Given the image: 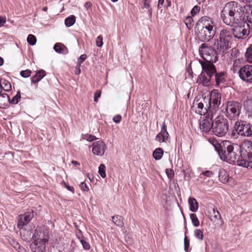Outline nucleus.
Listing matches in <instances>:
<instances>
[{
  "instance_id": "1",
  "label": "nucleus",
  "mask_w": 252,
  "mask_h": 252,
  "mask_svg": "<svg viewBox=\"0 0 252 252\" xmlns=\"http://www.w3.org/2000/svg\"><path fill=\"white\" fill-rule=\"evenodd\" d=\"M243 13L237 2L230 1L225 5L220 13L223 23L233 27L234 37L238 39L246 38L250 33V25L244 20Z\"/></svg>"
},
{
  "instance_id": "2",
  "label": "nucleus",
  "mask_w": 252,
  "mask_h": 252,
  "mask_svg": "<svg viewBox=\"0 0 252 252\" xmlns=\"http://www.w3.org/2000/svg\"><path fill=\"white\" fill-rule=\"evenodd\" d=\"M200 56L204 60H199V62L201 65L202 73L213 74L215 72V66L213 63L218 60V55L223 54L222 51H220L218 47L215 45L213 47L209 43H202L199 48Z\"/></svg>"
},
{
  "instance_id": "3",
  "label": "nucleus",
  "mask_w": 252,
  "mask_h": 252,
  "mask_svg": "<svg viewBox=\"0 0 252 252\" xmlns=\"http://www.w3.org/2000/svg\"><path fill=\"white\" fill-rule=\"evenodd\" d=\"M30 245L32 252H45L46 243L49 240V232L45 226H37L32 236Z\"/></svg>"
},
{
  "instance_id": "4",
  "label": "nucleus",
  "mask_w": 252,
  "mask_h": 252,
  "mask_svg": "<svg viewBox=\"0 0 252 252\" xmlns=\"http://www.w3.org/2000/svg\"><path fill=\"white\" fill-rule=\"evenodd\" d=\"M197 25L201 26L198 36L203 41H209L215 35L216 27L212 19L208 16L202 17Z\"/></svg>"
},
{
  "instance_id": "5",
  "label": "nucleus",
  "mask_w": 252,
  "mask_h": 252,
  "mask_svg": "<svg viewBox=\"0 0 252 252\" xmlns=\"http://www.w3.org/2000/svg\"><path fill=\"white\" fill-rule=\"evenodd\" d=\"M233 37L231 30L223 29L220 32L219 38L215 39V45L218 47L220 51L226 53L230 48V42Z\"/></svg>"
},
{
  "instance_id": "6",
  "label": "nucleus",
  "mask_w": 252,
  "mask_h": 252,
  "mask_svg": "<svg viewBox=\"0 0 252 252\" xmlns=\"http://www.w3.org/2000/svg\"><path fill=\"white\" fill-rule=\"evenodd\" d=\"M236 144H232L230 141L225 140L223 141L220 144V148L223 150V152L225 153V151L227 152L228 157L227 158L225 156H224L223 154L221 153L220 154V158L223 161H225L229 163H232L235 162L236 160H237L238 163H239L240 159L239 156L234 151L235 148V145Z\"/></svg>"
},
{
  "instance_id": "7",
  "label": "nucleus",
  "mask_w": 252,
  "mask_h": 252,
  "mask_svg": "<svg viewBox=\"0 0 252 252\" xmlns=\"http://www.w3.org/2000/svg\"><path fill=\"white\" fill-rule=\"evenodd\" d=\"M212 132L218 136H224L228 130L227 120L222 116H217L213 123Z\"/></svg>"
},
{
  "instance_id": "8",
  "label": "nucleus",
  "mask_w": 252,
  "mask_h": 252,
  "mask_svg": "<svg viewBox=\"0 0 252 252\" xmlns=\"http://www.w3.org/2000/svg\"><path fill=\"white\" fill-rule=\"evenodd\" d=\"M205 100L209 107V111L215 114L220 104L221 95L219 90H212L209 95H205Z\"/></svg>"
},
{
  "instance_id": "9",
  "label": "nucleus",
  "mask_w": 252,
  "mask_h": 252,
  "mask_svg": "<svg viewBox=\"0 0 252 252\" xmlns=\"http://www.w3.org/2000/svg\"><path fill=\"white\" fill-rule=\"evenodd\" d=\"M191 111L200 115H204L209 111V107L205 100V95L197 96L191 106Z\"/></svg>"
},
{
  "instance_id": "10",
  "label": "nucleus",
  "mask_w": 252,
  "mask_h": 252,
  "mask_svg": "<svg viewBox=\"0 0 252 252\" xmlns=\"http://www.w3.org/2000/svg\"><path fill=\"white\" fill-rule=\"evenodd\" d=\"M242 105L236 101H228L225 108V116L230 120H235L239 118Z\"/></svg>"
},
{
  "instance_id": "11",
  "label": "nucleus",
  "mask_w": 252,
  "mask_h": 252,
  "mask_svg": "<svg viewBox=\"0 0 252 252\" xmlns=\"http://www.w3.org/2000/svg\"><path fill=\"white\" fill-rule=\"evenodd\" d=\"M234 130L239 135L245 137L252 135V124L244 121L235 122Z\"/></svg>"
},
{
  "instance_id": "12",
  "label": "nucleus",
  "mask_w": 252,
  "mask_h": 252,
  "mask_svg": "<svg viewBox=\"0 0 252 252\" xmlns=\"http://www.w3.org/2000/svg\"><path fill=\"white\" fill-rule=\"evenodd\" d=\"M235 148L240 150L239 157L247 156L248 160L252 159V142L248 140H245L240 145H236Z\"/></svg>"
},
{
  "instance_id": "13",
  "label": "nucleus",
  "mask_w": 252,
  "mask_h": 252,
  "mask_svg": "<svg viewBox=\"0 0 252 252\" xmlns=\"http://www.w3.org/2000/svg\"><path fill=\"white\" fill-rule=\"evenodd\" d=\"M215 114L213 112L208 111L207 114L204 115L202 120L199 123L200 128L201 130L208 132L211 128H212V124L214 123L212 120Z\"/></svg>"
},
{
  "instance_id": "14",
  "label": "nucleus",
  "mask_w": 252,
  "mask_h": 252,
  "mask_svg": "<svg viewBox=\"0 0 252 252\" xmlns=\"http://www.w3.org/2000/svg\"><path fill=\"white\" fill-rule=\"evenodd\" d=\"M33 217V211L19 215L18 219L17 227L19 229L23 228L25 225L30 222Z\"/></svg>"
},
{
  "instance_id": "15",
  "label": "nucleus",
  "mask_w": 252,
  "mask_h": 252,
  "mask_svg": "<svg viewBox=\"0 0 252 252\" xmlns=\"http://www.w3.org/2000/svg\"><path fill=\"white\" fill-rule=\"evenodd\" d=\"M107 147L102 140L94 142L92 145V152L94 155L102 156L104 155Z\"/></svg>"
},
{
  "instance_id": "16",
  "label": "nucleus",
  "mask_w": 252,
  "mask_h": 252,
  "mask_svg": "<svg viewBox=\"0 0 252 252\" xmlns=\"http://www.w3.org/2000/svg\"><path fill=\"white\" fill-rule=\"evenodd\" d=\"M169 135L167 131L165 123H163L160 132L156 137V140L159 142L167 143L169 142Z\"/></svg>"
},
{
  "instance_id": "17",
  "label": "nucleus",
  "mask_w": 252,
  "mask_h": 252,
  "mask_svg": "<svg viewBox=\"0 0 252 252\" xmlns=\"http://www.w3.org/2000/svg\"><path fill=\"white\" fill-rule=\"evenodd\" d=\"M240 79H246L250 77L252 79V65H245L240 68L238 71Z\"/></svg>"
},
{
  "instance_id": "18",
  "label": "nucleus",
  "mask_w": 252,
  "mask_h": 252,
  "mask_svg": "<svg viewBox=\"0 0 252 252\" xmlns=\"http://www.w3.org/2000/svg\"><path fill=\"white\" fill-rule=\"evenodd\" d=\"M210 219L218 226H221L223 224V220L220 212L215 208L213 209V214L210 216Z\"/></svg>"
},
{
  "instance_id": "19",
  "label": "nucleus",
  "mask_w": 252,
  "mask_h": 252,
  "mask_svg": "<svg viewBox=\"0 0 252 252\" xmlns=\"http://www.w3.org/2000/svg\"><path fill=\"white\" fill-rule=\"evenodd\" d=\"M20 236L21 238L25 241L29 242L32 238V229L31 228H22L20 229Z\"/></svg>"
},
{
  "instance_id": "20",
  "label": "nucleus",
  "mask_w": 252,
  "mask_h": 252,
  "mask_svg": "<svg viewBox=\"0 0 252 252\" xmlns=\"http://www.w3.org/2000/svg\"><path fill=\"white\" fill-rule=\"evenodd\" d=\"M246 10L245 14H243L244 20L245 19V22L248 24H252V6L247 5L244 6Z\"/></svg>"
},
{
  "instance_id": "21",
  "label": "nucleus",
  "mask_w": 252,
  "mask_h": 252,
  "mask_svg": "<svg viewBox=\"0 0 252 252\" xmlns=\"http://www.w3.org/2000/svg\"><path fill=\"white\" fill-rule=\"evenodd\" d=\"M189 210L192 212H196L198 209L199 205L195 198L189 197L188 199Z\"/></svg>"
},
{
  "instance_id": "22",
  "label": "nucleus",
  "mask_w": 252,
  "mask_h": 252,
  "mask_svg": "<svg viewBox=\"0 0 252 252\" xmlns=\"http://www.w3.org/2000/svg\"><path fill=\"white\" fill-rule=\"evenodd\" d=\"M54 49L58 53L66 54L68 53L67 48L62 43H57L55 44Z\"/></svg>"
},
{
  "instance_id": "23",
  "label": "nucleus",
  "mask_w": 252,
  "mask_h": 252,
  "mask_svg": "<svg viewBox=\"0 0 252 252\" xmlns=\"http://www.w3.org/2000/svg\"><path fill=\"white\" fill-rule=\"evenodd\" d=\"M10 102V98L6 93H1L0 94V107L7 106Z\"/></svg>"
},
{
  "instance_id": "24",
  "label": "nucleus",
  "mask_w": 252,
  "mask_h": 252,
  "mask_svg": "<svg viewBox=\"0 0 252 252\" xmlns=\"http://www.w3.org/2000/svg\"><path fill=\"white\" fill-rule=\"evenodd\" d=\"M219 178L220 181L223 183H226L228 182L229 177L227 172L223 169H221L219 171Z\"/></svg>"
},
{
  "instance_id": "25",
  "label": "nucleus",
  "mask_w": 252,
  "mask_h": 252,
  "mask_svg": "<svg viewBox=\"0 0 252 252\" xmlns=\"http://www.w3.org/2000/svg\"><path fill=\"white\" fill-rule=\"evenodd\" d=\"M113 223L117 226L123 228L124 226V223L122 216L119 215H115L112 217Z\"/></svg>"
},
{
  "instance_id": "26",
  "label": "nucleus",
  "mask_w": 252,
  "mask_h": 252,
  "mask_svg": "<svg viewBox=\"0 0 252 252\" xmlns=\"http://www.w3.org/2000/svg\"><path fill=\"white\" fill-rule=\"evenodd\" d=\"M0 86L1 89L6 92L10 91L12 89L11 84L7 80H0Z\"/></svg>"
},
{
  "instance_id": "27",
  "label": "nucleus",
  "mask_w": 252,
  "mask_h": 252,
  "mask_svg": "<svg viewBox=\"0 0 252 252\" xmlns=\"http://www.w3.org/2000/svg\"><path fill=\"white\" fill-rule=\"evenodd\" d=\"M163 150L161 148H156L153 153V157L156 160L160 159L163 155Z\"/></svg>"
},
{
  "instance_id": "28",
  "label": "nucleus",
  "mask_w": 252,
  "mask_h": 252,
  "mask_svg": "<svg viewBox=\"0 0 252 252\" xmlns=\"http://www.w3.org/2000/svg\"><path fill=\"white\" fill-rule=\"evenodd\" d=\"M75 17L74 15H71L66 18L64 20V24L67 27H70L73 25L75 23Z\"/></svg>"
},
{
  "instance_id": "29",
  "label": "nucleus",
  "mask_w": 252,
  "mask_h": 252,
  "mask_svg": "<svg viewBox=\"0 0 252 252\" xmlns=\"http://www.w3.org/2000/svg\"><path fill=\"white\" fill-rule=\"evenodd\" d=\"M207 76H205V79H207V77L211 78L213 76H215V79H220L221 77H223L225 72L224 71H220L219 73H217L216 69L215 68V72L213 74L205 73Z\"/></svg>"
},
{
  "instance_id": "30",
  "label": "nucleus",
  "mask_w": 252,
  "mask_h": 252,
  "mask_svg": "<svg viewBox=\"0 0 252 252\" xmlns=\"http://www.w3.org/2000/svg\"><path fill=\"white\" fill-rule=\"evenodd\" d=\"M245 57L248 63H252V45H251L247 48L245 53Z\"/></svg>"
},
{
  "instance_id": "31",
  "label": "nucleus",
  "mask_w": 252,
  "mask_h": 252,
  "mask_svg": "<svg viewBox=\"0 0 252 252\" xmlns=\"http://www.w3.org/2000/svg\"><path fill=\"white\" fill-rule=\"evenodd\" d=\"M239 166H243L249 169H252V160H242L238 163Z\"/></svg>"
},
{
  "instance_id": "32",
  "label": "nucleus",
  "mask_w": 252,
  "mask_h": 252,
  "mask_svg": "<svg viewBox=\"0 0 252 252\" xmlns=\"http://www.w3.org/2000/svg\"><path fill=\"white\" fill-rule=\"evenodd\" d=\"M185 24L189 29H191L193 27V20L191 16H188L184 20Z\"/></svg>"
},
{
  "instance_id": "33",
  "label": "nucleus",
  "mask_w": 252,
  "mask_h": 252,
  "mask_svg": "<svg viewBox=\"0 0 252 252\" xmlns=\"http://www.w3.org/2000/svg\"><path fill=\"white\" fill-rule=\"evenodd\" d=\"M87 55L85 54L81 55L78 59V63L76 66V69H78V72H76V74H79L80 72V66L81 63L86 59Z\"/></svg>"
},
{
  "instance_id": "34",
  "label": "nucleus",
  "mask_w": 252,
  "mask_h": 252,
  "mask_svg": "<svg viewBox=\"0 0 252 252\" xmlns=\"http://www.w3.org/2000/svg\"><path fill=\"white\" fill-rule=\"evenodd\" d=\"M208 141L214 146L216 151L219 150L221 144H220L216 139L214 138H210Z\"/></svg>"
},
{
  "instance_id": "35",
  "label": "nucleus",
  "mask_w": 252,
  "mask_h": 252,
  "mask_svg": "<svg viewBox=\"0 0 252 252\" xmlns=\"http://www.w3.org/2000/svg\"><path fill=\"white\" fill-rule=\"evenodd\" d=\"M46 71L43 69L38 70L33 76L32 79H42L46 75Z\"/></svg>"
},
{
  "instance_id": "36",
  "label": "nucleus",
  "mask_w": 252,
  "mask_h": 252,
  "mask_svg": "<svg viewBox=\"0 0 252 252\" xmlns=\"http://www.w3.org/2000/svg\"><path fill=\"white\" fill-rule=\"evenodd\" d=\"M106 167L104 164H100L98 167V173L101 176V177L103 178L106 177Z\"/></svg>"
},
{
  "instance_id": "37",
  "label": "nucleus",
  "mask_w": 252,
  "mask_h": 252,
  "mask_svg": "<svg viewBox=\"0 0 252 252\" xmlns=\"http://www.w3.org/2000/svg\"><path fill=\"white\" fill-rule=\"evenodd\" d=\"M190 218L194 226L197 227L199 225V221L195 214H191L190 215Z\"/></svg>"
},
{
  "instance_id": "38",
  "label": "nucleus",
  "mask_w": 252,
  "mask_h": 252,
  "mask_svg": "<svg viewBox=\"0 0 252 252\" xmlns=\"http://www.w3.org/2000/svg\"><path fill=\"white\" fill-rule=\"evenodd\" d=\"M194 235L195 237L200 241H201L203 239V231L200 229H195L194 231Z\"/></svg>"
},
{
  "instance_id": "39",
  "label": "nucleus",
  "mask_w": 252,
  "mask_h": 252,
  "mask_svg": "<svg viewBox=\"0 0 252 252\" xmlns=\"http://www.w3.org/2000/svg\"><path fill=\"white\" fill-rule=\"evenodd\" d=\"M27 42L31 45H34L36 42V38L34 35L29 34L27 37Z\"/></svg>"
},
{
  "instance_id": "40",
  "label": "nucleus",
  "mask_w": 252,
  "mask_h": 252,
  "mask_svg": "<svg viewBox=\"0 0 252 252\" xmlns=\"http://www.w3.org/2000/svg\"><path fill=\"white\" fill-rule=\"evenodd\" d=\"M21 99V94L20 92H18L17 94L13 97L11 100H10V102L13 104H16L18 103Z\"/></svg>"
},
{
  "instance_id": "41",
  "label": "nucleus",
  "mask_w": 252,
  "mask_h": 252,
  "mask_svg": "<svg viewBox=\"0 0 252 252\" xmlns=\"http://www.w3.org/2000/svg\"><path fill=\"white\" fill-rule=\"evenodd\" d=\"M151 2V1L146 0H144V6L145 8L148 9L150 17H151L152 15V9L150 6Z\"/></svg>"
},
{
  "instance_id": "42",
  "label": "nucleus",
  "mask_w": 252,
  "mask_h": 252,
  "mask_svg": "<svg viewBox=\"0 0 252 252\" xmlns=\"http://www.w3.org/2000/svg\"><path fill=\"white\" fill-rule=\"evenodd\" d=\"M83 138L88 141H92L97 139V138L94 135L89 134H86L83 136Z\"/></svg>"
},
{
  "instance_id": "43",
  "label": "nucleus",
  "mask_w": 252,
  "mask_h": 252,
  "mask_svg": "<svg viewBox=\"0 0 252 252\" xmlns=\"http://www.w3.org/2000/svg\"><path fill=\"white\" fill-rule=\"evenodd\" d=\"M80 243H81L83 248L85 250H88L90 248V245L86 241L85 238L81 239V240H80Z\"/></svg>"
},
{
  "instance_id": "44",
  "label": "nucleus",
  "mask_w": 252,
  "mask_h": 252,
  "mask_svg": "<svg viewBox=\"0 0 252 252\" xmlns=\"http://www.w3.org/2000/svg\"><path fill=\"white\" fill-rule=\"evenodd\" d=\"M31 71L29 69L22 70L20 72L21 76L23 78L29 77L31 74Z\"/></svg>"
},
{
  "instance_id": "45",
  "label": "nucleus",
  "mask_w": 252,
  "mask_h": 252,
  "mask_svg": "<svg viewBox=\"0 0 252 252\" xmlns=\"http://www.w3.org/2000/svg\"><path fill=\"white\" fill-rule=\"evenodd\" d=\"M103 38L101 35H99L96 40V46L98 47H101L103 45Z\"/></svg>"
},
{
  "instance_id": "46",
  "label": "nucleus",
  "mask_w": 252,
  "mask_h": 252,
  "mask_svg": "<svg viewBox=\"0 0 252 252\" xmlns=\"http://www.w3.org/2000/svg\"><path fill=\"white\" fill-rule=\"evenodd\" d=\"M200 7L197 5L194 6L191 9L190 13L192 16H194L199 12Z\"/></svg>"
},
{
  "instance_id": "47",
  "label": "nucleus",
  "mask_w": 252,
  "mask_h": 252,
  "mask_svg": "<svg viewBox=\"0 0 252 252\" xmlns=\"http://www.w3.org/2000/svg\"><path fill=\"white\" fill-rule=\"evenodd\" d=\"M191 62H190V63H189V65L188 66V67L187 68V71L189 74V77L190 78H193L194 77V76L193 75L192 68L191 67Z\"/></svg>"
},
{
  "instance_id": "48",
  "label": "nucleus",
  "mask_w": 252,
  "mask_h": 252,
  "mask_svg": "<svg viewBox=\"0 0 252 252\" xmlns=\"http://www.w3.org/2000/svg\"><path fill=\"white\" fill-rule=\"evenodd\" d=\"M189 246V241L188 237L186 236L184 238V249L186 252L188 251Z\"/></svg>"
},
{
  "instance_id": "49",
  "label": "nucleus",
  "mask_w": 252,
  "mask_h": 252,
  "mask_svg": "<svg viewBox=\"0 0 252 252\" xmlns=\"http://www.w3.org/2000/svg\"><path fill=\"white\" fill-rule=\"evenodd\" d=\"M165 173L169 178H171L174 177V172L172 169H166Z\"/></svg>"
},
{
  "instance_id": "50",
  "label": "nucleus",
  "mask_w": 252,
  "mask_h": 252,
  "mask_svg": "<svg viewBox=\"0 0 252 252\" xmlns=\"http://www.w3.org/2000/svg\"><path fill=\"white\" fill-rule=\"evenodd\" d=\"M80 187L81 190L83 191H88L89 190L88 187L87 186V184L84 182L81 183L80 185Z\"/></svg>"
},
{
  "instance_id": "51",
  "label": "nucleus",
  "mask_w": 252,
  "mask_h": 252,
  "mask_svg": "<svg viewBox=\"0 0 252 252\" xmlns=\"http://www.w3.org/2000/svg\"><path fill=\"white\" fill-rule=\"evenodd\" d=\"M101 96V91L100 90H97L95 94H94V101L96 102L98 101V98L100 97Z\"/></svg>"
},
{
  "instance_id": "52",
  "label": "nucleus",
  "mask_w": 252,
  "mask_h": 252,
  "mask_svg": "<svg viewBox=\"0 0 252 252\" xmlns=\"http://www.w3.org/2000/svg\"><path fill=\"white\" fill-rule=\"evenodd\" d=\"M17 246H14V248L17 250L19 252H29L24 248L20 246L19 244H16Z\"/></svg>"
},
{
  "instance_id": "53",
  "label": "nucleus",
  "mask_w": 252,
  "mask_h": 252,
  "mask_svg": "<svg viewBox=\"0 0 252 252\" xmlns=\"http://www.w3.org/2000/svg\"><path fill=\"white\" fill-rule=\"evenodd\" d=\"M122 117L121 115H118L115 116L113 120L115 123H119L121 120Z\"/></svg>"
},
{
  "instance_id": "54",
  "label": "nucleus",
  "mask_w": 252,
  "mask_h": 252,
  "mask_svg": "<svg viewBox=\"0 0 252 252\" xmlns=\"http://www.w3.org/2000/svg\"><path fill=\"white\" fill-rule=\"evenodd\" d=\"M240 63H241V61H240V59L235 60L233 62V66L234 67H239V68H240Z\"/></svg>"
},
{
  "instance_id": "55",
  "label": "nucleus",
  "mask_w": 252,
  "mask_h": 252,
  "mask_svg": "<svg viewBox=\"0 0 252 252\" xmlns=\"http://www.w3.org/2000/svg\"><path fill=\"white\" fill-rule=\"evenodd\" d=\"M202 174L206 177H210L212 176L213 173L211 171L207 170V171L203 172L202 173Z\"/></svg>"
},
{
  "instance_id": "56",
  "label": "nucleus",
  "mask_w": 252,
  "mask_h": 252,
  "mask_svg": "<svg viewBox=\"0 0 252 252\" xmlns=\"http://www.w3.org/2000/svg\"><path fill=\"white\" fill-rule=\"evenodd\" d=\"M217 152H218L220 157V154H221V153L223 154L224 156H225L227 158L228 157V154H227V152L226 151H225V153H224V152H223V150H222V149L220 148L219 150H217Z\"/></svg>"
},
{
  "instance_id": "57",
  "label": "nucleus",
  "mask_w": 252,
  "mask_h": 252,
  "mask_svg": "<svg viewBox=\"0 0 252 252\" xmlns=\"http://www.w3.org/2000/svg\"><path fill=\"white\" fill-rule=\"evenodd\" d=\"M64 187L70 191L72 192H74V189L73 187L70 186L66 184L65 183H64Z\"/></svg>"
},
{
  "instance_id": "58",
  "label": "nucleus",
  "mask_w": 252,
  "mask_h": 252,
  "mask_svg": "<svg viewBox=\"0 0 252 252\" xmlns=\"http://www.w3.org/2000/svg\"><path fill=\"white\" fill-rule=\"evenodd\" d=\"M76 236H77V238H78V239L80 241V240H81V239H84V237L82 235L81 232L80 231V232L79 233H77L76 234Z\"/></svg>"
},
{
  "instance_id": "59",
  "label": "nucleus",
  "mask_w": 252,
  "mask_h": 252,
  "mask_svg": "<svg viewBox=\"0 0 252 252\" xmlns=\"http://www.w3.org/2000/svg\"><path fill=\"white\" fill-rule=\"evenodd\" d=\"M40 80H32L31 85L36 86L37 85L38 82Z\"/></svg>"
},
{
  "instance_id": "60",
  "label": "nucleus",
  "mask_w": 252,
  "mask_h": 252,
  "mask_svg": "<svg viewBox=\"0 0 252 252\" xmlns=\"http://www.w3.org/2000/svg\"><path fill=\"white\" fill-rule=\"evenodd\" d=\"M5 22H6L5 19L2 18L0 17V27H2Z\"/></svg>"
},
{
  "instance_id": "61",
  "label": "nucleus",
  "mask_w": 252,
  "mask_h": 252,
  "mask_svg": "<svg viewBox=\"0 0 252 252\" xmlns=\"http://www.w3.org/2000/svg\"><path fill=\"white\" fill-rule=\"evenodd\" d=\"M240 68H239V67H234L233 66L232 68L231 69V70L233 71V73H238V71H239V70L240 69Z\"/></svg>"
},
{
  "instance_id": "62",
  "label": "nucleus",
  "mask_w": 252,
  "mask_h": 252,
  "mask_svg": "<svg viewBox=\"0 0 252 252\" xmlns=\"http://www.w3.org/2000/svg\"><path fill=\"white\" fill-rule=\"evenodd\" d=\"M242 2L246 4L249 3V5L252 6V0H242Z\"/></svg>"
},
{
  "instance_id": "63",
  "label": "nucleus",
  "mask_w": 252,
  "mask_h": 252,
  "mask_svg": "<svg viewBox=\"0 0 252 252\" xmlns=\"http://www.w3.org/2000/svg\"><path fill=\"white\" fill-rule=\"evenodd\" d=\"M164 3V0H158V7H160V5H162Z\"/></svg>"
},
{
  "instance_id": "64",
  "label": "nucleus",
  "mask_w": 252,
  "mask_h": 252,
  "mask_svg": "<svg viewBox=\"0 0 252 252\" xmlns=\"http://www.w3.org/2000/svg\"><path fill=\"white\" fill-rule=\"evenodd\" d=\"M52 252H62L60 250L57 251V248L54 247L53 248L52 250Z\"/></svg>"
}]
</instances>
